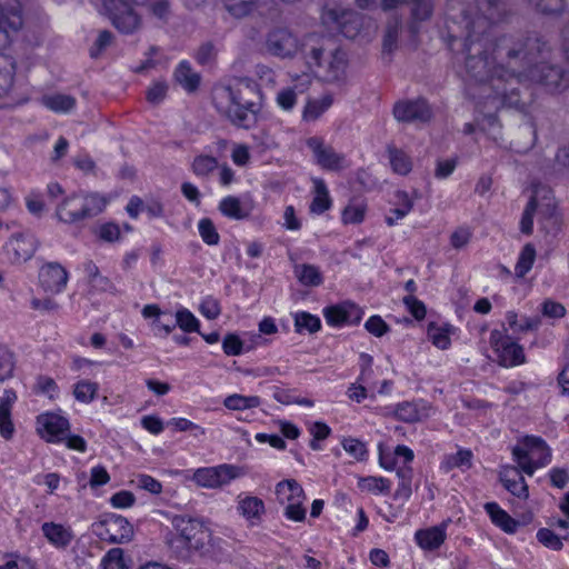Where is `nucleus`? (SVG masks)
I'll list each match as a JSON object with an SVG mask.
<instances>
[{"label":"nucleus","mask_w":569,"mask_h":569,"mask_svg":"<svg viewBox=\"0 0 569 569\" xmlns=\"http://www.w3.org/2000/svg\"><path fill=\"white\" fill-rule=\"evenodd\" d=\"M411 2L413 4L411 10L412 20L408 27L409 41L415 43V39L419 33L418 22L429 19L432 14V0H382L383 10H390L399 3Z\"/></svg>","instance_id":"nucleus-15"},{"label":"nucleus","mask_w":569,"mask_h":569,"mask_svg":"<svg viewBox=\"0 0 569 569\" xmlns=\"http://www.w3.org/2000/svg\"><path fill=\"white\" fill-rule=\"evenodd\" d=\"M22 24L20 0H0V49L11 43Z\"/></svg>","instance_id":"nucleus-9"},{"label":"nucleus","mask_w":569,"mask_h":569,"mask_svg":"<svg viewBox=\"0 0 569 569\" xmlns=\"http://www.w3.org/2000/svg\"><path fill=\"white\" fill-rule=\"evenodd\" d=\"M541 312L548 318H562L566 315V308L560 302L547 299L541 305Z\"/></svg>","instance_id":"nucleus-58"},{"label":"nucleus","mask_w":569,"mask_h":569,"mask_svg":"<svg viewBox=\"0 0 569 569\" xmlns=\"http://www.w3.org/2000/svg\"><path fill=\"white\" fill-rule=\"evenodd\" d=\"M219 210L228 218L241 220L249 216V211L241 206L239 198L228 196L219 203Z\"/></svg>","instance_id":"nucleus-37"},{"label":"nucleus","mask_w":569,"mask_h":569,"mask_svg":"<svg viewBox=\"0 0 569 569\" xmlns=\"http://www.w3.org/2000/svg\"><path fill=\"white\" fill-rule=\"evenodd\" d=\"M295 273L303 286L317 287L322 283V274L318 267L313 264H298L295 267Z\"/></svg>","instance_id":"nucleus-34"},{"label":"nucleus","mask_w":569,"mask_h":569,"mask_svg":"<svg viewBox=\"0 0 569 569\" xmlns=\"http://www.w3.org/2000/svg\"><path fill=\"white\" fill-rule=\"evenodd\" d=\"M256 84L248 78H240L216 89L213 101L217 109L233 124L248 129L256 122Z\"/></svg>","instance_id":"nucleus-2"},{"label":"nucleus","mask_w":569,"mask_h":569,"mask_svg":"<svg viewBox=\"0 0 569 569\" xmlns=\"http://www.w3.org/2000/svg\"><path fill=\"white\" fill-rule=\"evenodd\" d=\"M89 286L92 291L97 292H110L113 295L117 292L113 282L101 273L93 281H91Z\"/></svg>","instance_id":"nucleus-63"},{"label":"nucleus","mask_w":569,"mask_h":569,"mask_svg":"<svg viewBox=\"0 0 569 569\" xmlns=\"http://www.w3.org/2000/svg\"><path fill=\"white\" fill-rule=\"evenodd\" d=\"M68 278L67 270L58 262H48L39 270V283L48 293H60L66 288Z\"/></svg>","instance_id":"nucleus-18"},{"label":"nucleus","mask_w":569,"mask_h":569,"mask_svg":"<svg viewBox=\"0 0 569 569\" xmlns=\"http://www.w3.org/2000/svg\"><path fill=\"white\" fill-rule=\"evenodd\" d=\"M267 51L278 58H292L299 50L297 37L286 28L271 30L266 40Z\"/></svg>","instance_id":"nucleus-13"},{"label":"nucleus","mask_w":569,"mask_h":569,"mask_svg":"<svg viewBox=\"0 0 569 569\" xmlns=\"http://www.w3.org/2000/svg\"><path fill=\"white\" fill-rule=\"evenodd\" d=\"M397 476L400 480L395 496L397 498L409 499L411 496V479L412 469L410 467H401L397 470Z\"/></svg>","instance_id":"nucleus-48"},{"label":"nucleus","mask_w":569,"mask_h":569,"mask_svg":"<svg viewBox=\"0 0 569 569\" xmlns=\"http://www.w3.org/2000/svg\"><path fill=\"white\" fill-rule=\"evenodd\" d=\"M38 248V240L30 234H14L6 244L7 253L13 263L31 259Z\"/></svg>","instance_id":"nucleus-19"},{"label":"nucleus","mask_w":569,"mask_h":569,"mask_svg":"<svg viewBox=\"0 0 569 569\" xmlns=\"http://www.w3.org/2000/svg\"><path fill=\"white\" fill-rule=\"evenodd\" d=\"M541 208V210L547 216H552L556 206L552 201L551 191L543 187V186H535L533 187V194L531 196L530 200L528 201L521 220H520V230L522 233L531 234L533 230V214L538 208Z\"/></svg>","instance_id":"nucleus-10"},{"label":"nucleus","mask_w":569,"mask_h":569,"mask_svg":"<svg viewBox=\"0 0 569 569\" xmlns=\"http://www.w3.org/2000/svg\"><path fill=\"white\" fill-rule=\"evenodd\" d=\"M112 33L108 30H103L99 33L94 44L90 49V56L97 58L112 41Z\"/></svg>","instance_id":"nucleus-62"},{"label":"nucleus","mask_w":569,"mask_h":569,"mask_svg":"<svg viewBox=\"0 0 569 569\" xmlns=\"http://www.w3.org/2000/svg\"><path fill=\"white\" fill-rule=\"evenodd\" d=\"M362 488L375 492V493H382V492H389L390 491V481L382 477H366L361 480Z\"/></svg>","instance_id":"nucleus-53"},{"label":"nucleus","mask_w":569,"mask_h":569,"mask_svg":"<svg viewBox=\"0 0 569 569\" xmlns=\"http://www.w3.org/2000/svg\"><path fill=\"white\" fill-rule=\"evenodd\" d=\"M343 449L357 460H363L368 453L366 445L358 439L349 438L342 441Z\"/></svg>","instance_id":"nucleus-57"},{"label":"nucleus","mask_w":569,"mask_h":569,"mask_svg":"<svg viewBox=\"0 0 569 569\" xmlns=\"http://www.w3.org/2000/svg\"><path fill=\"white\" fill-rule=\"evenodd\" d=\"M327 322L331 326H341L345 323H357L361 319L360 309L353 303H342L328 307L323 310Z\"/></svg>","instance_id":"nucleus-21"},{"label":"nucleus","mask_w":569,"mask_h":569,"mask_svg":"<svg viewBox=\"0 0 569 569\" xmlns=\"http://www.w3.org/2000/svg\"><path fill=\"white\" fill-rule=\"evenodd\" d=\"M305 59L310 68H318L316 74L321 81L337 86L346 82L348 57L342 49L327 51L322 46L311 47Z\"/></svg>","instance_id":"nucleus-4"},{"label":"nucleus","mask_w":569,"mask_h":569,"mask_svg":"<svg viewBox=\"0 0 569 569\" xmlns=\"http://www.w3.org/2000/svg\"><path fill=\"white\" fill-rule=\"evenodd\" d=\"M261 403V400L257 396H242V395H231L228 396L223 400V405L229 410H246V409H252L259 407Z\"/></svg>","instance_id":"nucleus-42"},{"label":"nucleus","mask_w":569,"mask_h":569,"mask_svg":"<svg viewBox=\"0 0 569 569\" xmlns=\"http://www.w3.org/2000/svg\"><path fill=\"white\" fill-rule=\"evenodd\" d=\"M174 79L189 92L196 91L200 83V76L186 61L180 62L177 67Z\"/></svg>","instance_id":"nucleus-31"},{"label":"nucleus","mask_w":569,"mask_h":569,"mask_svg":"<svg viewBox=\"0 0 569 569\" xmlns=\"http://www.w3.org/2000/svg\"><path fill=\"white\" fill-rule=\"evenodd\" d=\"M363 16L352 9L326 7L321 20L323 24L339 30L346 38H356L363 24Z\"/></svg>","instance_id":"nucleus-7"},{"label":"nucleus","mask_w":569,"mask_h":569,"mask_svg":"<svg viewBox=\"0 0 569 569\" xmlns=\"http://www.w3.org/2000/svg\"><path fill=\"white\" fill-rule=\"evenodd\" d=\"M41 103L53 112H69L76 107L77 100L70 94L52 93L43 96Z\"/></svg>","instance_id":"nucleus-30"},{"label":"nucleus","mask_w":569,"mask_h":569,"mask_svg":"<svg viewBox=\"0 0 569 569\" xmlns=\"http://www.w3.org/2000/svg\"><path fill=\"white\" fill-rule=\"evenodd\" d=\"M395 416L399 420L412 423L428 417V411L426 408L419 409L413 402L405 401L397 406Z\"/></svg>","instance_id":"nucleus-33"},{"label":"nucleus","mask_w":569,"mask_h":569,"mask_svg":"<svg viewBox=\"0 0 569 569\" xmlns=\"http://www.w3.org/2000/svg\"><path fill=\"white\" fill-rule=\"evenodd\" d=\"M295 326L298 332L307 330L315 333L321 328V321L317 316L302 311L296 315Z\"/></svg>","instance_id":"nucleus-46"},{"label":"nucleus","mask_w":569,"mask_h":569,"mask_svg":"<svg viewBox=\"0 0 569 569\" xmlns=\"http://www.w3.org/2000/svg\"><path fill=\"white\" fill-rule=\"evenodd\" d=\"M16 368V355L6 345L0 343V382L10 379Z\"/></svg>","instance_id":"nucleus-43"},{"label":"nucleus","mask_w":569,"mask_h":569,"mask_svg":"<svg viewBox=\"0 0 569 569\" xmlns=\"http://www.w3.org/2000/svg\"><path fill=\"white\" fill-rule=\"evenodd\" d=\"M136 483L137 487L153 495H159L162 491V485L157 479L148 475H138Z\"/></svg>","instance_id":"nucleus-59"},{"label":"nucleus","mask_w":569,"mask_h":569,"mask_svg":"<svg viewBox=\"0 0 569 569\" xmlns=\"http://www.w3.org/2000/svg\"><path fill=\"white\" fill-rule=\"evenodd\" d=\"M44 537L57 548H66L73 539L72 531L62 525L44 522L42 525Z\"/></svg>","instance_id":"nucleus-25"},{"label":"nucleus","mask_w":569,"mask_h":569,"mask_svg":"<svg viewBox=\"0 0 569 569\" xmlns=\"http://www.w3.org/2000/svg\"><path fill=\"white\" fill-rule=\"evenodd\" d=\"M276 495L281 505L305 500L303 489L295 479L280 481L276 487Z\"/></svg>","instance_id":"nucleus-26"},{"label":"nucleus","mask_w":569,"mask_h":569,"mask_svg":"<svg viewBox=\"0 0 569 569\" xmlns=\"http://www.w3.org/2000/svg\"><path fill=\"white\" fill-rule=\"evenodd\" d=\"M97 391L98 383L82 380L74 386L73 395L78 401L88 403L94 399Z\"/></svg>","instance_id":"nucleus-49"},{"label":"nucleus","mask_w":569,"mask_h":569,"mask_svg":"<svg viewBox=\"0 0 569 569\" xmlns=\"http://www.w3.org/2000/svg\"><path fill=\"white\" fill-rule=\"evenodd\" d=\"M226 10L234 18H243L256 8V0H223Z\"/></svg>","instance_id":"nucleus-44"},{"label":"nucleus","mask_w":569,"mask_h":569,"mask_svg":"<svg viewBox=\"0 0 569 569\" xmlns=\"http://www.w3.org/2000/svg\"><path fill=\"white\" fill-rule=\"evenodd\" d=\"M528 2L543 14H561L566 8V0H528Z\"/></svg>","instance_id":"nucleus-47"},{"label":"nucleus","mask_w":569,"mask_h":569,"mask_svg":"<svg viewBox=\"0 0 569 569\" xmlns=\"http://www.w3.org/2000/svg\"><path fill=\"white\" fill-rule=\"evenodd\" d=\"M499 361L506 367H512L525 362L523 349L511 338L497 352Z\"/></svg>","instance_id":"nucleus-28"},{"label":"nucleus","mask_w":569,"mask_h":569,"mask_svg":"<svg viewBox=\"0 0 569 569\" xmlns=\"http://www.w3.org/2000/svg\"><path fill=\"white\" fill-rule=\"evenodd\" d=\"M428 338L437 348L441 350L448 349L451 343L449 331L432 323L428 328Z\"/></svg>","instance_id":"nucleus-52"},{"label":"nucleus","mask_w":569,"mask_h":569,"mask_svg":"<svg viewBox=\"0 0 569 569\" xmlns=\"http://www.w3.org/2000/svg\"><path fill=\"white\" fill-rule=\"evenodd\" d=\"M485 509L490 516L492 522L499 526L502 530L508 533H513L516 531L518 522L502 510L498 503L488 502L485 505Z\"/></svg>","instance_id":"nucleus-29"},{"label":"nucleus","mask_w":569,"mask_h":569,"mask_svg":"<svg viewBox=\"0 0 569 569\" xmlns=\"http://www.w3.org/2000/svg\"><path fill=\"white\" fill-rule=\"evenodd\" d=\"M308 148L313 152L317 163L326 169L338 171L345 168V156L323 143L318 137H311L307 140Z\"/></svg>","instance_id":"nucleus-16"},{"label":"nucleus","mask_w":569,"mask_h":569,"mask_svg":"<svg viewBox=\"0 0 569 569\" xmlns=\"http://www.w3.org/2000/svg\"><path fill=\"white\" fill-rule=\"evenodd\" d=\"M315 184V197L310 204V211L312 213L321 214L327 211L331 206V199L329 191L322 179H313Z\"/></svg>","instance_id":"nucleus-32"},{"label":"nucleus","mask_w":569,"mask_h":569,"mask_svg":"<svg viewBox=\"0 0 569 569\" xmlns=\"http://www.w3.org/2000/svg\"><path fill=\"white\" fill-rule=\"evenodd\" d=\"M218 167L219 162L217 158L208 154L194 157L191 163L192 172L200 178H208Z\"/></svg>","instance_id":"nucleus-41"},{"label":"nucleus","mask_w":569,"mask_h":569,"mask_svg":"<svg viewBox=\"0 0 569 569\" xmlns=\"http://www.w3.org/2000/svg\"><path fill=\"white\" fill-rule=\"evenodd\" d=\"M365 327L371 335L376 337H381L389 330L388 325L380 316L370 317L367 320Z\"/></svg>","instance_id":"nucleus-61"},{"label":"nucleus","mask_w":569,"mask_h":569,"mask_svg":"<svg viewBox=\"0 0 569 569\" xmlns=\"http://www.w3.org/2000/svg\"><path fill=\"white\" fill-rule=\"evenodd\" d=\"M536 259V249L531 243H527L519 256L518 262L516 264V274L518 277H523L532 267Z\"/></svg>","instance_id":"nucleus-45"},{"label":"nucleus","mask_w":569,"mask_h":569,"mask_svg":"<svg viewBox=\"0 0 569 569\" xmlns=\"http://www.w3.org/2000/svg\"><path fill=\"white\" fill-rule=\"evenodd\" d=\"M502 0H478L471 6L462 0L447 4L445 37L449 46L462 41L465 68L468 76L478 83L489 84L497 99L509 107H520L522 101L518 88L517 67L522 61H533L548 48L539 34L515 39L497 36L495 26L506 14Z\"/></svg>","instance_id":"nucleus-1"},{"label":"nucleus","mask_w":569,"mask_h":569,"mask_svg":"<svg viewBox=\"0 0 569 569\" xmlns=\"http://www.w3.org/2000/svg\"><path fill=\"white\" fill-rule=\"evenodd\" d=\"M198 229L202 240L209 246H216L219 243L220 236L209 218H203L198 223Z\"/></svg>","instance_id":"nucleus-51"},{"label":"nucleus","mask_w":569,"mask_h":569,"mask_svg":"<svg viewBox=\"0 0 569 569\" xmlns=\"http://www.w3.org/2000/svg\"><path fill=\"white\" fill-rule=\"evenodd\" d=\"M512 455L520 469L529 476H532L536 469L547 465L551 458L546 442L536 437H527L521 446L513 448Z\"/></svg>","instance_id":"nucleus-6"},{"label":"nucleus","mask_w":569,"mask_h":569,"mask_svg":"<svg viewBox=\"0 0 569 569\" xmlns=\"http://www.w3.org/2000/svg\"><path fill=\"white\" fill-rule=\"evenodd\" d=\"M178 536L172 540V546L198 550L202 542L199 535H203L199 523L191 519H179L176 522Z\"/></svg>","instance_id":"nucleus-20"},{"label":"nucleus","mask_w":569,"mask_h":569,"mask_svg":"<svg viewBox=\"0 0 569 569\" xmlns=\"http://www.w3.org/2000/svg\"><path fill=\"white\" fill-rule=\"evenodd\" d=\"M168 92V83L166 81L154 82L146 93L147 101L152 104H159L164 100Z\"/></svg>","instance_id":"nucleus-55"},{"label":"nucleus","mask_w":569,"mask_h":569,"mask_svg":"<svg viewBox=\"0 0 569 569\" xmlns=\"http://www.w3.org/2000/svg\"><path fill=\"white\" fill-rule=\"evenodd\" d=\"M446 527L447 523H442L441 526L418 530L415 533V539L419 547L425 550L438 549L446 540Z\"/></svg>","instance_id":"nucleus-24"},{"label":"nucleus","mask_w":569,"mask_h":569,"mask_svg":"<svg viewBox=\"0 0 569 569\" xmlns=\"http://www.w3.org/2000/svg\"><path fill=\"white\" fill-rule=\"evenodd\" d=\"M16 60L0 53V99L10 98L14 91Z\"/></svg>","instance_id":"nucleus-23"},{"label":"nucleus","mask_w":569,"mask_h":569,"mask_svg":"<svg viewBox=\"0 0 569 569\" xmlns=\"http://www.w3.org/2000/svg\"><path fill=\"white\" fill-rule=\"evenodd\" d=\"M176 325L184 332H198L199 321L188 309H180L176 313Z\"/></svg>","instance_id":"nucleus-50"},{"label":"nucleus","mask_w":569,"mask_h":569,"mask_svg":"<svg viewBox=\"0 0 569 569\" xmlns=\"http://www.w3.org/2000/svg\"><path fill=\"white\" fill-rule=\"evenodd\" d=\"M113 26L123 33H132L140 28L141 20L127 0H103Z\"/></svg>","instance_id":"nucleus-11"},{"label":"nucleus","mask_w":569,"mask_h":569,"mask_svg":"<svg viewBox=\"0 0 569 569\" xmlns=\"http://www.w3.org/2000/svg\"><path fill=\"white\" fill-rule=\"evenodd\" d=\"M222 349L228 356H239L242 352V341L237 335L229 333L223 339Z\"/></svg>","instance_id":"nucleus-60"},{"label":"nucleus","mask_w":569,"mask_h":569,"mask_svg":"<svg viewBox=\"0 0 569 569\" xmlns=\"http://www.w3.org/2000/svg\"><path fill=\"white\" fill-rule=\"evenodd\" d=\"M238 509L247 519H260L264 513V503L258 497L247 496L239 500Z\"/></svg>","instance_id":"nucleus-36"},{"label":"nucleus","mask_w":569,"mask_h":569,"mask_svg":"<svg viewBox=\"0 0 569 569\" xmlns=\"http://www.w3.org/2000/svg\"><path fill=\"white\" fill-rule=\"evenodd\" d=\"M103 569H124L123 551L120 548H113L108 551L102 560Z\"/></svg>","instance_id":"nucleus-56"},{"label":"nucleus","mask_w":569,"mask_h":569,"mask_svg":"<svg viewBox=\"0 0 569 569\" xmlns=\"http://www.w3.org/2000/svg\"><path fill=\"white\" fill-rule=\"evenodd\" d=\"M106 206L107 199L98 193L72 194L57 207L56 214L62 222L76 223L98 216Z\"/></svg>","instance_id":"nucleus-5"},{"label":"nucleus","mask_w":569,"mask_h":569,"mask_svg":"<svg viewBox=\"0 0 569 569\" xmlns=\"http://www.w3.org/2000/svg\"><path fill=\"white\" fill-rule=\"evenodd\" d=\"M69 421L56 413H43L37 418V431L48 442H61L69 432Z\"/></svg>","instance_id":"nucleus-14"},{"label":"nucleus","mask_w":569,"mask_h":569,"mask_svg":"<svg viewBox=\"0 0 569 569\" xmlns=\"http://www.w3.org/2000/svg\"><path fill=\"white\" fill-rule=\"evenodd\" d=\"M96 532L110 543H126L133 537V529L129 521L121 516H111L96 525Z\"/></svg>","instance_id":"nucleus-12"},{"label":"nucleus","mask_w":569,"mask_h":569,"mask_svg":"<svg viewBox=\"0 0 569 569\" xmlns=\"http://www.w3.org/2000/svg\"><path fill=\"white\" fill-rule=\"evenodd\" d=\"M472 466V452L468 449H460L453 455H448L442 461L441 468L450 471L455 468L470 469Z\"/></svg>","instance_id":"nucleus-38"},{"label":"nucleus","mask_w":569,"mask_h":569,"mask_svg":"<svg viewBox=\"0 0 569 569\" xmlns=\"http://www.w3.org/2000/svg\"><path fill=\"white\" fill-rule=\"evenodd\" d=\"M546 43L548 50L539 54L533 61H522V66L517 67V74L515 83H520L525 80L537 82L546 87L551 92L561 91L568 86V78L565 70L558 64H550L546 61L550 54L551 48L543 37L539 36Z\"/></svg>","instance_id":"nucleus-3"},{"label":"nucleus","mask_w":569,"mask_h":569,"mask_svg":"<svg viewBox=\"0 0 569 569\" xmlns=\"http://www.w3.org/2000/svg\"><path fill=\"white\" fill-rule=\"evenodd\" d=\"M537 539L545 547L550 548L552 550H560L562 548V538L556 535L550 529H539L537 532Z\"/></svg>","instance_id":"nucleus-54"},{"label":"nucleus","mask_w":569,"mask_h":569,"mask_svg":"<svg viewBox=\"0 0 569 569\" xmlns=\"http://www.w3.org/2000/svg\"><path fill=\"white\" fill-rule=\"evenodd\" d=\"M244 475L241 467L234 465H219L217 467L199 468L193 472L192 480L203 488L217 489L228 485L231 480Z\"/></svg>","instance_id":"nucleus-8"},{"label":"nucleus","mask_w":569,"mask_h":569,"mask_svg":"<svg viewBox=\"0 0 569 569\" xmlns=\"http://www.w3.org/2000/svg\"><path fill=\"white\" fill-rule=\"evenodd\" d=\"M402 32V22L399 18L392 17L386 27V32L383 37V51L392 52L398 48V38Z\"/></svg>","instance_id":"nucleus-39"},{"label":"nucleus","mask_w":569,"mask_h":569,"mask_svg":"<svg viewBox=\"0 0 569 569\" xmlns=\"http://www.w3.org/2000/svg\"><path fill=\"white\" fill-rule=\"evenodd\" d=\"M387 153L395 173L407 176L412 170V160L403 150L393 144H388Z\"/></svg>","instance_id":"nucleus-27"},{"label":"nucleus","mask_w":569,"mask_h":569,"mask_svg":"<svg viewBox=\"0 0 569 569\" xmlns=\"http://www.w3.org/2000/svg\"><path fill=\"white\" fill-rule=\"evenodd\" d=\"M506 320L509 329L513 333L533 331L537 330L540 326V319L538 317L523 318L519 321L518 315L515 311H508L506 315Z\"/></svg>","instance_id":"nucleus-40"},{"label":"nucleus","mask_w":569,"mask_h":569,"mask_svg":"<svg viewBox=\"0 0 569 569\" xmlns=\"http://www.w3.org/2000/svg\"><path fill=\"white\" fill-rule=\"evenodd\" d=\"M333 103V97L331 94H326L317 100H310L302 113V118L306 121H315L317 120L326 110H328Z\"/></svg>","instance_id":"nucleus-35"},{"label":"nucleus","mask_w":569,"mask_h":569,"mask_svg":"<svg viewBox=\"0 0 569 569\" xmlns=\"http://www.w3.org/2000/svg\"><path fill=\"white\" fill-rule=\"evenodd\" d=\"M405 305L408 307L410 313L417 319L421 320L426 316V307L412 295L403 298Z\"/></svg>","instance_id":"nucleus-64"},{"label":"nucleus","mask_w":569,"mask_h":569,"mask_svg":"<svg viewBox=\"0 0 569 569\" xmlns=\"http://www.w3.org/2000/svg\"><path fill=\"white\" fill-rule=\"evenodd\" d=\"M499 479L503 487L518 498H528V486L519 469L516 467H503L499 472Z\"/></svg>","instance_id":"nucleus-22"},{"label":"nucleus","mask_w":569,"mask_h":569,"mask_svg":"<svg viewBox=\"0 0 569 569\" xmlns=\"http://www.w3.org/2000/svg\"><path fill=\"white\" fill-rule=\"evenodd\" d=\"M393 116L400 122H427L431 118V109L422 99L399 101L393 107Z\"/></svg>","instance_id":"nucleus-17"}]
</instances>
